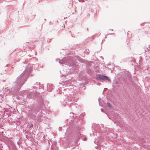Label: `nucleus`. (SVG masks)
<instances>
[{
    "label": "nucleus",
    "instance_id": "3",
    "mask_svg": "<svg viewBox=\"0 0 150 150\" xmlns=\"http://www.w3.org/2000/svg\"><path fill=\"white\" fill-rule=\"evenodd\" d=\"M86 139L85 138L83 140H84V141H85Z\"/></svg>",
    "mask_w": 150,
    "mask_h": 150
},
{
    "label": "nucleus",
    "instance_id": "2",
    "mask_svg": "<svg viewBox=\"0 0 150 150\" xmlns=\"http://www.w3.org/2000/svg\"><path fill=\"white\" fill-rule=\"evenodd\" d=\"M107 104L108 105V106L110 107H111V105H110V103H107Z\"/></svg>",
    "mask_w": 150,
    "mask_h": 150
},
{
    "label": "nucleus",
    "instance_id": "1",
    "mask_svg": "<svg viewBox=\"0 0 150 150\" xmlns=\"http://www.w3.org/2000/svg\"><path fill=\"white\" fill-rule=\"evenodd\" d=\"M98 78L104 80L105 79L108 81L109 82H110V80L109 78L107 76L102 75H99Z\"/></svg>",
    "mask_w": 150,
    "mask_h": 150
}]
</instances>
